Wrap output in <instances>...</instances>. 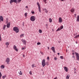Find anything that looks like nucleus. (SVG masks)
Instances as JSON below:
<instances>
[{
    "instance_id": "nucleus-35",
    "label": "nucleus",
    "mask_w": 79,
    "mask_h": 79,
    "mask_svg": "<svg viewBox=\"0 0 79 79\" xmlns=\"http://www.w3.org/2000/svg\"><path fill=\"white\" fill-rule=\"evenodd\" d=\"M32 14H34L35 13L34 11H31Z\"/></svg>"
},
{
    "instance_id": "nucleus-39",
    "label": "nucleus",
    "mask_w": 79,
    "mask_h": 79,
    "mask_svg": "<svg viewBox=\"0 0 79 79\" xmlns=\"http://www.w3.org/2000/svg\"><path fill=\"white\" fill-rule=\"evenodd\" d=\"M24 15H25V16H27V13H25Z\"/></svg>"
},
{
    "instance_id": "nucleus-16",
    "label": "nucleus",
    "mask_w": 79,
    "mask_h": 79,
    "mask_svg": "<svg viewBox=\"0 0 79 79\" xmlns=\"http://www.w3.org/2000/svg\"><path fill=\"white\" fill-rule=\"evenodd\" d=\"M51 49L52 50V51H53V52H54V53H55V47H52L51 48Z\"/></svg>"
},
{
    "instance_id": "nucleus-32",
    "label": "nucleus",
    "mask_w": 79,
    "mask_h": 79,
    "mask_svg": "<svg viewBox=\"0 0 79 79\" xmlns=\"http://www.w3.org/2000/svg\"><path fill=\"white\" fill-rule=\"evenodd\" d=\"M60 58H61V59H62V60H63V56H60Z\"/></svg>"
},
{
    "instance_id": "nucleus-52",
    "label": "nucleus",
    "mask_w": 79,
    "mask_h": 79,
    "mask_svg": "<svg viewBox=\"0 0 79 79\" xmlns=\"http://www.w3.org/2000/svg\"><path fill=\"white\" fill-rule=\"evenodd\" d=\"M66 52H68V50H67L66 51Z\"/></svg>"
},
{
    "instance_id": "nucleus-56",
    "label": "nucleus",
    "mask_w": 79,
    "mask_h": 79,
    "mask_svg": "<svg viewBox=\"0 0 79 79\" xmlns=\"http://www.w3.org/2000/svg\"><path fill=\"white\" fill-rule=\"evenodd\" d=\"M2 77H0V79H1V78Z\"/></svg>"
},
{
    "instance_id": "nucleus-13",
    "label": "nucleus",
    "mask_w": 79,
    "mask_h": 79,
    "mask_svg": "<svg viewBox=\"0 0 79 79\" xmlns=\"http://www.w3.org/2000/svg\"><path fill=\"white\" fill-rule=\"evenodd\" d=\"M59 23H62V19L61 17L59 18Z\"/></svg>"
},
{
    "instance_id": "nucleus-55",
    "label": "nucleus",
    "mask_w": 79,
    "mask_h": 79,
    "mask_svg": "<svg viewBox=\"0 0 79 79\" xmlns=\"http://www.w3.org/2000/svg\"><path fill=\"white\" fill-rule=\"evenodd\" d=\"M61 0V1H63L64 0Z\"/></svg>"
},
{
    "instance_id": "nucleus-8",
    "label": "nucleus",
    "mask_w": 79,
    "mask_h": 79,
    "mask_svg": "<svg viewBox=\"0 0 79 79\" xmlns=\"http://www.w3.org/2000/svg\"><path fill=\"white\" fill-rule=\"evenodd\" d=\"M13 49H14V50H15V51H16V52H18V48H17V47H16V45H14L13 46Z\"/></svg>"
},
{
    "instance_id": "nucleus-51",
    "label": "nucleus",
    "mask_w": 79,
    "mask_h": 79,
    "mask_svg": "<svg viewBox=\"0 0 79 79\" xmlns=\"http://www.w3.org/2000/svg\"><path fill=\"white\" fill-rule=\"evenodd\" d=\"M23 57L25 56H24V55H23Z\"/></svg>"
},
{
    "instance_id": "nucleus-27",
    "label": "nucleus",
    "mask_w": 79,
    "mask_h": 79,
    "mask_svg": "<svg viewBox=\"0 0 79 79\" xmlns=\"http://www.w3.org/2000/svg\"><path fill=\"white\" fill-rule=\"evenodd\" d=\"M39 33H42V30H39Z\"/></svg>"
},
{
    "instance_id": "nucleus-20",
    "label": "nucleus",
    "mask_w": 79,
    "mask_h": 79,
    "mask_svg": "<svg viewBox=\"0 0 79 79\" xmlns=\"http://www.w3.org/2000/svg\"><path fill=\"white\" fill-rule=\"evenodd\" d=\"M24 34H21L20 36V37L21 38H22V37H24Z\"/></svg>"
},
{
    "instance_id": "nucleus-33",
    "label": "nucleus",
    "mask_w": 79,
    "mask_h": 79,
    "mask_svg": "<svg viewBox=\"0 0 79 79\" xmlns=\"http://www.w3.org/2000/svg\"><path fill=\"white\" fill-rule=\"evenodd\" d=\"M2 73H1V72H0V77H2Z\"/></svg>"
},
{
    "instance_id": "nucleus-5",
    "label": "nucleus",
    "mask_w": 79,
    "mask_h": 79,
    "mask_svg": "<svg viewBox=\"0 0 79 79\" xmlns=\"http://www.w3.org/2000/svg\"><path fill=\"white\" fill-rule=\"evenodd\" d=\"M37 4L38 6V10L39 11L40 13V12H41V10H40V4H39V2H37Z\"/></svg>"
},
{
    "instance_id": "nucleus-2",
    "label": "nucleus",
    "mask_w": 79,
    "mask_h": 79,
    "mask_svg": "<svg viewBox=\"0 0 79 79\" xmlns=\"http://www.w3.org/2000/svg\"><path fill=\"white\" fill-rule=\"evenodd\" d=\"M42 65L43 67H45V66L46 65V63H45V60L43 59L42 62Z\"/></svg>"
},
{
    "instance_id": "nucleus-40",
    "label": "nucleus",
    "mask_w": 79,
    "mask_h": 79,
    "mask_svg": "<svg viewBox=\"0 0 79 79\" xmlns=\"http://www.w3.org/2000/svg\"><path fill=\"white\" fill-rule=\"evenodd\" d=\"M40 53H41V54H42V55H44V53L42 52H40Z\"/></svg>"
},
{
    "instance_id": "nucleus-21",
    "label": "nucleus",
    "mask_w": 79,
    "mask_h": 79,
    "mask_svg": "<svg viewBox=\"0 0 79 79\" xmlns=\"http://www.w3.org/2000/svg\"><path fill=\"white\" fill-rule=\"evenodd\" d=\"M6 45H7V46H8L9 45H10V43L9 42H7L6 43Z\"/></svg>"
},
{
    "instance_id": "nucleus-41",
    "label": "nucleus",
    "mask_w": 79,
    "mask_h": 79,
    "mask_svg": "<svg viewBox=\"0 0 79 79\" xmlns=\"http://www.w3.org/2000/svg\"><path fill=\"white\" fill-rule=\"evenodd\" d=\"M46 26L47 27V26H48V24H46Z\"/></svg>"
},
{
    "instance_id": "nucleus-6",
    "label": "nucleus",
    "mask_w": 79,
    "mask_h": 79,
    "mask_svg": "<svg viewBox=\"0 0 79 79\" xmlns=\"http://www.w3.org/2000/svg\"><path fill=\"white\" fill-rule=\"evenodd\" d=\"M75 54L77 58V60L78 61L79 60V54L78 53H77L76 52H75Z\"/></svg>"
},
{
    "instance_id": "nucleus-48",
    "label": "nucleus",
    "mask_w": 79,
    "mask_h": 79,
    "mask_svg": "<svg viewBox=\"0 0 79 79\" xmlns=\"http://www.w3.org/2000/svg\"><path fill=\"white\" fill-rule=\"evenodd\" d=\"M73 55H74V52H73L72 53Z\"/></svg>"
},
{
    "instance_id": "nucleus-45",
    "label": "nucleus",
    "mask_w": 79,
    "mask_h": 79,
    "mask_svg": "<svg viewBox=\"0 0 79 79\" xmlns=\"http://www.w3.org/2000/svg\"><path fill=\"white\" fill-rule=\"evenodd\" d=\"M25 8H28V6H26L25 7Z\"/></svg>"
},
{
    "instance_id": "nucleus-24",
    "label": "nucleus",
    "mask_w": 79,
    "mask_h": 79,
    "mask_svg": "<svg viewBox=\"0 0 79 79\" xmlns=\"http://www.w3.org/2000/svg\"><path fill=\"white\" fill-rule=\"evenodd\" d=\"M35 64H32V66H31L32 68H34V67H36V66H35Z\"/></svg>"
},
{
    "instance_id": "nucleus-53",
    "label": "nucleus",
    "mask_w": 79,
    "mask_h": 79,
    "mask_svg": "<svg viewBox=\"0 0 79 79\" xmlns=\"http://www.w3.org/2000/svg\"><path fill=\"white\" fill-rule=\"evenodd\" d=\"M76 44H77V41L76 42Z\"/></svg>"
},
{
    "instance_id": "nucleus-22",
    "label": "nucleus",
    "mask_w": 79,
    "mask_h": 79,
    "mask_svg": "<svg viewBox=\"0 0 79 79\" xmlns=\"http://www.w3.org/2000/svg\"><path fill=\"white\" fill-rule=\"evenodd\" d=\"M6 25H4L3 27V29H4V30H5V28H6Z\"/></svg>"
},
{
    "instance_id": "nucleus-42",
    "label": "nucleus",
    "mask_w": 79,
    "mask_h": 79,
    "mask_svg": "<svg viewBox=\"0 0 79 79\" xmlns=\"http://www.w3.org/2000/svg\"><path fill=\"white\" fill-rule=\"evenodd\" d=\"M54 59L55 60H57V58L56 57L54 58Z\"/></svg>"
},
{
    "instance_id": "nucleus-25",
    "label": "nucleus",
    "mask_w": 79,
    "mask_h": 79,
    "mask_svg": "<svg viewBox=\"0 0 79 79\" xmlns=\"http://www.w3.org/2000/svg\"><path fill=\"white\" fill-rule=\"evenodd\" d=\"M50 23H52V19H51V18H50L49 19Z\"/></svg>"
},
{
    "instance_id": "nucleus-14",
    "label": "nucleus",
    "mask_w": 79,
    "mask_h": 79,
    "mask_svg": "<svg viewBox=\"0 0 79 79\" xmlns=\"http://www.w3.org/2000/svg\"><path fill=\"white\" fill-rule=\"evenodd\" d=\"M75 9L74 8H72L70 10V11L71 12V13H74V11Z\"/></svg>"
},
{
    "instance_id": "nucleus-38",
    "label": "nucleus",
    "mask_w": 79,
    "mask_h": 79,
    "mask_svg": "<svg viewBox=\"0 0 79 79\" xmlns=\"http://www.w3.org/2000/svg\"><path fill=\"white\" fill-rule=\"evenodd\" d=\"M37 45H40V43L38 42L37 43Z\"/></svg>"
},
{
    "instance_id": "nucleus-19",
    "label": "nucleus",
    "mask_w": 79,
    "mask_h": 79,
    "mask_svg": "<svg viewBox=\"0 0 79 79\" xmlns=\"http://www.w3.org/2000/svg\"><path fill=\"white\" fill-rule=\"evenodd\" d=\"M77 22H79V15H77Z\"/></svg>"
},
{
    "instance_id": "nucleus-46",
    "label": "nucleus",
    "mask_w": 79,
    "mask_h": 79,
    "mask_svg": "<svg viewBox=\"0 0 79 79\" xmlns=\"http://www.w3.org/2000/svg\"><path fill=\"white\" fill-rule=\"evenodd\" d=\"M74 16H75V17H76V14H74Z\"/></svg>"
},
{
    "instance_id": "nucleus-34",
    "label": "nucleus",
    "mask_w": 79,
    "mask_h": 79,
    "mask_svg": "<svg viewBox=\"0 0 79 79\" xmlns=\"http://www.w3.org/2000/svg\"><path fill=\"white\" fill-rule=\"evenodd\" d=\"M0 41H2V38H1V35L0 34Z\"/></svg>"
},
{
    "instance_id": "nucleus-28",
    "label": "nucleus",
    "mask_w": 79,
    "mask_h": 79,
    "mask_svg": "<svg viewBox=\"0 0 79 79\" xmlns=\"http://www.w3.org/2000/svg\"><path fill=\"white\" fill-rule=\"evenodd\" d=\"M43 2L45 3V4L47 3V2H47V0H43Z\"/></svg>"
},
{
    "instance_id": "nucleus-11",
    "label": "nucleus",
    "mask_w": 79,
    "mask_h": 79,
    "mask_svg": "<svg viewBox=\"0 0 79 79\" xmlns=\"http://www.w3.org/2000/svg\"><path fill=\"white\" fill-rule=\"evenodd\" d=\"M64 68L65 71L66 72H68V68L66 67H64Z\"/></svg>"
},
{
    "instance_id": "nucleus-10",
    "label": "nucleus",
    "mask_w": 79,
    "mask_h": 79,
    "mask_svg": "<svg viewBox=\"0 0 79 79\" xmlns=\"http://www.w3.org/2000/svg\"><path fill=\"white\" fill-rule=\"evenodd\" d=\"M22 42H23V44H24V45H26V40H25L24 39H22Z\"/></svg>"
},
{
    "instance_id": "nucleus-29",
    "label": "nucleus",
    "mask_w": 79,
    "mask_h": 79,
    "mask_svg": "<svg viewBox=\"0 0 79 79\" xmlns=\"http://www.w3.org/2000/svg\"><path fill=\"white\" fill-rule=\"evenodd\" d=\"M72 58H73V60H75V56H72Z\"/></svg>"
},
{
    "instance_id": "nucleus-30",
    "label": "nucleus",
    "mask_w": 79,
    "mask_h": 79,
    "mask_svg": "<svg viewBox=\"0 0 79 79\" xmlns=\"http://www.w3.org/2000/svg\"><path fill=\"white\" fill-rule=\"evenodd\" d=\"M79 37L78 35H76L75 37H74L75 38H77Z\"/></svg>"
},
{
    "instance_id": "nucleus-9",
    "label": "nucleus",
    "mask_w": 79,
    "mask_h": 79,
    "mask_svg": "<svg viewBox=\"0 0 79 79\" xmlns=\"http://www.w3.org/2000/svg\"><path fill=\"white\" fill-rule=\"evenodd\" d=\"M13 2H14V3H17V0H11L10 1V4H11V3H13Z\"/></svg>"
},
{
    "instance_id": "nucleus-43",
    "label": "nucleus",
    "mask_w": 79,
    "mask_h": 79,
    "mask_svg": "<svg viewBox=\"0 0 79 79\" xmlns=\"http://www.w3.org/2000/svg\"><path fill=\"white\" fill-rule=\"evenodd\" d=\"M47 60H49V56H48V57H47Z\"/></svg>"
},
{
    "instance_id": "nucleus-57",
    "label": "nucleus",
    "mask_w": 79,
    "mask_h": 79,
    "mask_svg": "<svg viewBox=\"0 0 79 79\" xmlns=\"http://www.w3.org/2000/svg\"><path fill=\"white\" fill-rule=\"evenodd\" d=\"M78 35V37H79V35Z\"/></svg>"
},
{
    "instance_id": "nucleus-7",
    "label": "nucleus",
    "mask_w": 79,
    "mask_h": 79,
    "mask_svg": "<svg viewBox=\"0 0 79 79\" xmlns=\"http://www.w3.org/2000/svg\"><path fill=\"white\" fill-rule=\"evenodd\" d=\"M63 29V26H60V28H59L58 29H57L56 30V31L57 32H58V31H60V30H61V29Z\"/></svg>"
},
{
    "instance_id": "nucleus-23",
    "label": "nucleus",
    "mask_w": 79,
    "mask_h": 79,
    "mask_svg": "<svg viewBox=\"0 0 79 79\" xmlns=\"http://www.w3.org/2000/svg\"><path fill=\"white\" fill-rule=\"evenodd\" d=\"M69 75H68L66 77V79H69Z\"/></svg>"
},
{
    "instance_id": "nucleus-31",
    "label": "nucleus",
    "mask_w": 79,
    "mask_h": 79,
    "mask_svg": "<svg viewBox=\"0 0 79 79\" xmlns=\"http://www.w3.org/2000/svg\"><path fill=\"white\" fill-rule=\"evenodd\" d=\"M21 1V0H18V3H20Z\"/></svg>"
},
{
    "instance_id": "nucleus-15",
    "label": "nucleus",
    "mask_w": 79,
    "mask_h": 79,
    "mask_svg": "<svg viewBox=\"0 0 79 79\" xmlns=\"http://www.w3.org/2000/svg\"><path fill=\"white\" fill-rule=\"evenodd\" d=\"M0 20L2 21H3V18L2 16H0Z\"/></svg>"
},
{
    "instance_id": "nucleus-26",
    "label": "nucleus",
    "mask_w": 79,
    "mask_h": 79,
    "mask_svg": "<svg viewBox=\"0 0 79 79\" xmlns=\"http://www.w3.org/2000/svg\"><path fill=\"white\" fill-rule=\"evenodd\" d=\"M20 73L19 72V73L20 75H22V74H23V73H21V71H20Z\"/></svg>"
},
{
    "instance_id": "nucleus-17",
    "label": "nucleus",
    "mask_w": 79,
    "mask_h": 79,
    "mask_svg": "<svg viewBox=\"0 0 79 79\" xmlns=\"http://www.w3.org/2000/svg\"><path fill=\"white\" fill-rule=\"evenodd\" d=\"M45 13H48V10H47V9L45 8L44 9H43Z\"/></svg>"
},
{
    "instance_id": "nucleus-44",
    "label": "nucleus",
    "mask_w": 79,
    "mask_h": 79,
    "mask_svg": "<svg viewBox=\"0 0 79 79\" xmlns=\"http://www.w3.org/2000/svg\"><path fill=\"white\" fill-rule=\"evenodd\" d=\"M46 64H47V66H48V63H46Z\"/></svg>"
},
{
    "instance_id": "nucleus-1",
    "label": "nucleus",
    "mask_w": 79,
    "mask_h": 79,
    "mask_svg": "<svg viewBox=\"0 0 79 79\" xmlns=\"http://www.w3.org/2000/svg\"><path fill=\"white\" fill-rule=\"evenodd\" d=\"M13 31L15 32H16V33L19 32V29L17 27H14L13 28Z\"/></svg>"
},
{
    "instance_id": "nucleus-47",
    "label": "nucleus",
    "mask_w": 79,
    "mask_h": 79,
    "mask_svg": "<svg viewBox=\"0 0 79 79\" xmlns=\"http://www.w3.org/2000/svg\"><path fill=\"white\" fill-rule=\"evenodd\" d=\"M24 49H25V48H22V50H24Z\"/></svg>"
},
{
    "instance_id": "nucleus-54",
    "label": "nucleus",
    "mask_w": 79,
    "mask_h": 79,
    "mask_svg": "<svg viewBox=\"0 0 79 79\" xmlns=\"http://www.w3.org/2000/svg\"><path fill=\"white\" fill-rule=\"evenodd\" d=\"M61 0V1H63L64 0Z\"/></svg>"
},
{
    "instance_id": "nucleus-49",
    "label": "nucleus",
    "mask_w": 79,
    "mask_h": 79,
    "mask_svg": "<svg viewBox=\"0 0 79 79\" xmlns=\"http://www.w3.org/2000/svg\"><path fill=\"white\" fill-rule=\"evenodd\" d=\"M48 50H49L50 49V48H49V47H48Z\"/></svg>"
},
{
    "instance_id": "nucleus-12",
    "label": "nucleus",
    "mask_w": 79,
    "mask_h": 79,
    "mask_svg": "<svg viewBox=\"0 0 79 79\" xmlns=\"http://www.w3.org/2000/svg\"><path fill=\"white\" fill-rule=\"evenodd\" d=\"M10 26V23L9 22L7 24V27H8V28H9Z\"/></svg>"
},
{
    "instance_id": "nucleus-36",
    "label": "nucleus",
    "mask_w": 79,
    "mask_h": 79,
    "mask_svg": "<svg viewBox=\"0 0 79 79\" xmlns=\"http://www.w3.org/2000/svg\"><path fill=\"white\" fill-rule=\"evenodd\" d=\"M30 74V75H32V72L31 71H30L29 72Z\"/></svg>"
},
{
    "instance_id": "nucleus-4",
    "label": "nucleus",
    "mask_w": 79,
    "mask_h": 79,
    "mask_svg": "<svg viewBox=\"0 0 79 79\" xmlns=\"http://www.w3.org/2000/svg\"><path fill=\"white\" fill-rule=\"evenodd\" d=\"M6 63L7 64H9V63H10V59L9 58H7L6 60Z\"/></svg>"
},
{
    "instance_id": "nucleus-37",
    "label": "nucleus",
    "mask_w": 79,
    "mask_h": 79,
    "mask_svg": "<svg viewBox=\"0 0 79 79\" xmlns=\"http://www.w3.org/2000/svg\"><path fill=\"white\" fill-rule=\"evenodd\" d=\"M3 79H4L6 77L5 76H3L2 77Z\"/></svg>"
},
{
    "instance_id": "nucleus-18",
    "label": "nucleus",
    "mask_w": 79,
    "mask_h": 79,
    "mask_svg": "<svg viewBox=\"0 0 79 79\" xmlns=\"http://www.w3.org/2000/svg\"><path fill=\"white\" fill-rule=\"evenodd\" d=\"M1 69H4V68H5V66L3 65H1Z\"/></svg>"
},
{
    "instance_id": "nucleus-50",
    "label": "nucleus",
    "mask_w": 79,
    "mask_h": 79,
    "mask_svg": "<svg viewBox=\"0 0 79 79\" xmlns=\"http://www.w3.org/2000/svg\"><path fill=\"white\" fill-rule=\"evenodd\" d=\"M57 54H58V55H60V53H57Z\"/></svg>"
},
{
    "instance_id": "nucleus-3",
    "label": "nucleus",
    "mask_w": 79,
    "mask_h": 79,
    "mask_svg": "<svg viewBox=\"0 0 79 79\" xmlns=\"http://www.w3.org/2000/svg\"><path fill=\"white\" fill-rule=\"evenodd\" d=\"M36 18L34 16H32L30 18V20L31 21H34L35 20Z\"/></svg>"
}]
</instances>
